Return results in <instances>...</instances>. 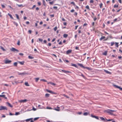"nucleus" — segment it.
<instances>
[{"mask_svg": "<svg viewBox=\"0 0 122 122\" xmlns=\"http://www.w3.org/2000/svg\"><path fill=\"white\" fill-rule=\"evenodd\" d=\"M28 58L29 59H33L34 58L33 57L30 56H28Z\"/></svg>", "mask_w": 122, "mask_h": 122, "instance_id": "nucleus-24", "label": "nucleus"}, {"mask_svg": "<svg viewBox=\"0 0 122 122\" xmlns=\"http://www.w3.org/2000/svg\"><path fill=\"white\" fill-rule=\"evenodd\" d=\"M80 74L79 75L80 76H81L84 78H85V76L83 75L82 73H80Z\"/></svg>", "mask_w": 122, "mask_h": 122, "instance_id": "nucleus-28", "label": "nucleus"}, {"mask_svg": "<svg viewBox=\"0 0 122 122\" xmlns=\"http://www.w3.org/2000/svg\"><path fill=\"white\" fill-rule=\"evenodd\" d=\"M102 5L103 4L102 3H101L100 4L99 6L100 8H102Z\"/></svg>", "mask_w": 122, "mask_h": 122, "instance_id": "nucleus-43", "label": "nucleus"}, {"mask_svg": "<svg viewBox=\"0 0 122 122\" xmlns=\"http://www.w3.org/2000/svg\"><path fill=\"white\" fill-rule=\"evenodd\" d=\"M111 46H112L114 45V44H115V43L114 42H111Z\"/></svg>", "mask_w": 122, "mask_h": 122, "instance_id": "nucleus-39", "label": "nucleus"}, {"mask_svg": "<svg viewBox=\"0 0 122 122\" xmlns=\"http://www.w3.org/2000/svg\"><path fill=\"white\" fill-rule=\"evenodd\" d=\"M71 4H72L74 6H75V4L74 2H71Z\"/></svg>", "mask_w": 122, "mask_h": 122, "instance_id": "nucleus-36", "label": "nucleus"}, {"mask_svg": "<svg viewBox=\"0 0 122 122\" xmlns=\"http://www.w3.org/2000/svg\"><path fill=\"white\" fill-rule=\"evenodd\" d=\"M36 81L37 82L39 80V79L38 78H36L35 79Z\"/></svg>", "mask_w": 122, "mask_h": 122, "instance_id": "nucleus-54", "label": "nucleus"}, {"mask_svg": "<svg viewBox=\"0 0 122 122\" xmlns=\"http://www.w3.org/2000/svg\"><path fill=\"white\" fill-rule=\"evenodd\" d=\"M32 109L34 111H36V109L34 107H33L32 108Z\"/></svg>", "mask_w": 122, "mask_h": 122, "instance_id": "nucleus-56", "label": "nucleus"}, {"mask_svg": "<svg viewBox=\"0 0 122 122\" xmlns=\"http://www.w3.org/2000/svg\"><path fill=\"white\" fill-rule=\"evenodd\" d=\"M38 4L39 5H41V2H38Z\"/></svg>", "mask_w": 122, "mask_h": 122, "instance_id": "nucleus-59", "label": "nucleus"}, {"mask_svg": "<svg viewBox=\"0 0 122 122\" xmlns=\"http://www.w3.org/2000/svg\"><path fill=\"white\" fill-rule=\"evenodd\" d=\"M105 38V36H102L100 39V41H101L102 40L104 39Z\"/></svg>", "mask_w": 122, "mask_h": 122, "instance_id": "nucleus-13", "label": "nucleus"}, {"mask_svg": "<svg viewBox=\"0 0 122 122\" xmlns=\"http://www.w3.org/2000/svg\"><path fill=\"white\" fill-rule=\"evenodd\" d=\"M100 118L102 120H103V121H105L106 119H105L103 117H100Z\"/></svg>", "mask_w": 122, "mask_h": 122, "instance_id": "nucleus-21", "label": "nucleus"}, {"mask_svg": "<svg viewBox=\"0 0 122 122\" xmlns=\"http://www.w3.org/2000/svg\"><path fill=\"white\" fill-rule=\"evenodd\" d=\"M0 47L1 49L3 51L5 50L4 49V48L3 47H2V46H0Z\"/></svg>", "mask_w": 122, "mask_h": 122, "instance_id": "nucleus-50", "label": "nucleus"}, {"mask_svg": "<svg viewBox=\"0 0 122 122\" xmlns=\"http://www.w3.org/2000/svg\"><path fill=\"white\" fill-rule=\"evenodd\" d=\"M46 91L50 93H51V91L49 90L48 89H46Z\"/></svg>", "mask_w": 122, "mask_h": 122, "instance_id": "nucleus-31", "label": "nucleus"}, {"mask_svg": "<svg viewBox=\"0 0 122 122\" xmlns=\"http://www.w3.org/2000/svg\"><path fill=\"white\" fill-rule=\"evenodd\" d=\"M41 81H43L44 82H46V81L45 80V79H41Z\"/></svg>", "mask_w": 122, "mask_h": 122, "instance_id": "nucleus-60", "label": "nucleus"}, {"mask_svg": "<svg viewBox=\"0 0 122 122\" xmlns=\"http://www.w3.org/2000/svg\"><path fill=\"white\" fill-rule=\"evenodd\" d=\"M14 65L15 66H16L17 65V63L16 62H15L14 63Z\"/></svg>", "mask_w": 122, "mask_h": 122, "instance_id": "nucleus-45", "label": "nucleus"}, {"mask_svg": "<svg viewBox=\"0 0 122 122\" xmlns=\"http://www.w3.org/2000/svg\"><path fill=\"white\" fill-rule=\"evenodd\" d=\"M48 84H50L51 85H52L54 86H55L56 85V84L53 83H52L51 82H49L48 83Z\"/></svg>", "mask_w": 122, "mask_h": 122, "instance_id": "nucleus-20", "label": "nucleus"}, {"mask_svg": "<svg viewBox=\"0 0 122 122\" xmlns=\"http://www.w3.org/2000/svg\"><path fill=\"white\" fill-rule=\"evenodd\" d=\"M72 66H74L75 67H76L77 65L75 64H73L72 65Z\"/></svg>", "mask_w": 122, "mask_h": 122, "instance_id": "nucleus-53", "label": "nucleus"}, {"mask_svg": "<svg viewBox=\"0 0 122 122\" xmlns=\"http://www.w3.org/2000/svg\"><path fill=\"white\" fill-rule=\"evenodd\" d=\"M11 61L9 60L8 59L6 60L5 61V64H9L11 63Z\"/></svg>", "mask_w": 122, "mask_h": 122, "instance_id": "nucleus-5", "label": "nucleus"}, {"mask_svg": "<svg viewBox=\"0 0 122 122\" xmlns=\"http://www.w3.org/2000/svg\"><path fill=\"white\" fill-rule=\"evenodd\" d=\"M91 117H92L94 118H95L96 119H97V120H99V118L98 117V116H95L93 115H91Z\"/></svg>", "mask_w": 122, "mask_h": 122, "instance_id": "nucleus-6", "label": "nucleus"}, {"mask_svg": "<svg viewBox=\"0 0 122 122\" xmlns=\"http://www.w3.org/2000/svg\"><path fill=\"white\" fill-rule=\"evenodd\" d=\"M33 118H30L29 119H26L25 121L26 122H28L30 121L31 120L33 119Z\"/></svg>", "mask_w": 122, "mask_h": 122, "instance_id": "nucleus-18", "label": "nucleus"}, {"mask_svg": "<svg viewBox=\"0 0 122 122\" xmlns=\"http://www.w3.org/2000/svg\"><path fill=\"white\" fill-rule=\"evenodd\" d=\"M38 40H39V41H40L42 42L43 41V40L42 39H41L40 38H39L38 39Z\"/></svg>", "mask_w": 122, "mask_h": 122, "instance_id": "nucleus-46", "label": "nucleus"}, {"mask_svg": "<svg viewBox=\"0 0 122 122\" xmlns=\"http://www.w3.org/2000/svg\"><path fill=\"white\" fill-rule=\"evenodd\" d=\"M26 74L25 73H19L18 75H24L25 74Z\"/></svg>", "mask_w": 122, "mask_h": 122, "instance_id": "nucleus-23", "label": "nucleus"}, {"mask_svg": "<svg viewBox=\"0 0 122 122\" xmlns=\"http://www.w3.org/2000/svg\"><path fill=\"white\" fill-rule=\"evenodd\" d=\"M62 20L63 21H64L66 20L64 18H62Z\"/></svg>", "mask_w": 122, "mask_h": 122, "instance_id": "nucleus-63", "label": "nucleus"}, {"mask_svg": "<svg viewBox=\"0 0 122 122\" xmlns=\"http://www.w3.org/2000/svg\"><path fill=\"white\" fill-rule=\"evenodd\" d=\"M15 15L17 19H19V18L18 15L17 14H15Z\"/></svg>", "mask_w": 122, "mask_h": 122, "instance_id": "nucleus-27", "label": "nucleus"}, {"mask_svg": "<svg viewBox=\"0 0 122 122\" xmlns=\"http://www.w3.org/2000/svg\"><path fill=\"white\" fill-rule=\"evenodd\" d=\"M50 94L48 93H46L45 94V97H49Z\"/></svg>", "mask_w": 122, "mask_h": 122, "instance_id": "nucleus-25", "label": "nucleus"}, {"mask_svg": "<svg viewBox=\"0 0 122 122\" xmlns=\"http://www.w3.org/2000/svg\"><path fill=\"white\" fill-rule=\"evenodd\" d=\"M25 85L26 86H29V85L28 83L27 82H25Z\"/></svg>", "mask_w": 122, "mask_h": 122, "instance_id": "nucleus-32", "label": "nucleus"}, {"mask_svg": "<svg viewBox=\"0 0 122 122\" xmlns=\"http://www.w3.org/2000/svg\"><path fill=\"white\" fill-rule=\"evenodd\" d=\"M63 25H66V22H64L63 23Z\"/></svg>", "mask_w": 122, "mask_h": 122, "instance_id": "nucleus-61", "label": "nucleus"}, {"mask_svg": "<svg viewBox=\"0 0 122 122\" xmlns=\"http://www.w3.org/2000/svg\"><path fill=\"white\" fill-rule=\"evenodd\" d=\"M86 8L88 9H89V6L88 5H87L86 6Z\"/></svg>", "mask_w": 122, "mask_h": 122, "instance_id": "nucleus-35", "label": "nucleus"}, {"mask_svg": "<svg viewBox=\"0 0 122 122\" xmlns=\"http://www.w3.org/2000/svg\"><path fill=\"white\" fill-rule=\"evenodd\" d=\"M32 31L31 30H29L28 31V32L30 34H31V33Z\"/></svg>", "mask_w": 122, "mask_h": 122, "instance_id": "nucleus-52", "label": "nucleus"}, {"mask_svg": "<svg viewBox=\"0 0 122 122\" xmlns=\"http://www.w3.org/2000/svg\"><path fill=\"white\" fill-rule=\"evenodd\" d=\"M17 44L18 45H19V46L20 45V41H18V42H17Z\"/></svg>", "mask_w": 122, "mask_h": 122, "instance_id": "nucleus-48", "label": "nucleus"}, {"mask_svg": "<svg viewBox=\"0 0 122 122\" xmlns=\"http://www.w3.org/2000/svg\"><path fill=\"white\" fill-rule=\"evenodd\" d=\"M42 2H43V5H45L46 3H45V1L44 0H42Z\"/></svg>", "mask_w": 122, "mask_h": 122, "instance_id": "nucleus-29", "label": "nucleus"}, {"mask_svg": "<svg viewBox=\"0 0 122 122\" xmlns=\"http://www.w3.org/2000/svg\"><path fill=\"white\" fill-rule=\"evenodd\" d=\"M57 108H58V109L55 108L54 109L57 111H60V109H59V107H57Z\"/></svg>", "mask_w": 122, "mask_h": 122, "instance_id": "nucleus-17", "label": "nucleus"}, {"mask_svg": "<svg viewBox=\"0 0 122 122\" xmlns=\"http://www.w3.org/2000/svg\"><path fill=\"white\" fill-rule=\"evenodd\" d=\"M29 22L28 21L26 22V24H29Z\"/></svg>", "mask_w": 122, "mask_h": 122, "instance_id": "nucleus-62", "label": "nucleus"}, {"mask_svg": "<svg viewBox=\"0 0 122 122\" xmlns=\"http://www.w3.org/2000/svg\"><path fill=\"white\" fill-rule=\"evenodd\" d=\"M19 63L21 65H23L24 64V61L20 62Z\"/></svg>", "mask_w": 122, "mask_h": 122, "instance_id": "nucleus-37", "label": "nucleus"}, {"mask_svg": "<svg viewBox=\"0 0 122 122\" xmlns=\"http://www.w3.org/2000/svg\"><path fill=\"white\" fill-rule=\"evenodd\" d=\"M104 111L107 113H108L110 115H113V112H115L116 111L108 109L105 110Z\"/></svg>", "mask_w": 122, "mask_h": 122, "instance_id": "nucleus-1", "label": "nucleus"}, {"mask_svg": "<svg viewBox=\"0 0 122 122\" xmlns=\"http://www.w3.org/2000/svg\"><path fill=\"white\" fill-rule=\"evenodd\" d=\"M10 50L14 52H18L19 51L14 48H12L10 49Z\"/></svg>", "mask_w": 122, "mask_h": 122, "instance_id": "nucleus-2", "label": "nucleus"}, {"mask_svg": "<svg viewBox=\"0 0 122 122\" xmlns=\"http://www.w3.org/2000/svg\"><path fill=\"white\" fill-rule=\"evenodd\" d=\"M19 114L20 113L19 112H16L15 113V115H17Z\"/></svg>", "mask_w": 122, "mask_h": 122, "instance_id": "nucleus-44", "label": "nucleus"}, {"mask_svg": "<svg viewBox=\"0 0 122 122\" xmlns=\"http://www.w3.org/2000/svg\"><path fill=\"white\" fill-rule=\"evenodd\" d=\"M68 35L67 34H64L63 35L64 37L66 38L68 36Z\"/></svg>", "mask_w": 122, "mask_h": 122, "instance_id": "nucleus-22", "label": "nucleus"}, {"mask_svg": "<svg viewBox=\"0 0 122 122\" xmlns=\"http://www.w3.org/2000/svg\"><path fill=\"white\" fill-rule=\"evenodd\" d=\"M7 104L10 107L12 108L13 107V106L12 105H11L10 103L7 102Z\"/></svg>", "mask_w": 122, "mask_h": 122, "instance_id": "nucleus-12", "label": "nucleus"}, {"mask_svg": "<svg viewBox=\"0 0 122 122\" xmlns=\"http://www.w3.org/2000/svg\"><path fill=\"white\" fill-rule=\"evenodd\" d=\"M13 23L14 24L16 25V26H17L18 25V24L16 22H14Z\"/></svg>", "mask_w": 122, "mask_h": 122, "instance_id": "nucleus-26", "label": "nucleus"}, {"mask_svg": "<svg viewBox=\"0 0 122 122\" xmlns=\"http://www.w3.org/2000/svg\"><path fill=\"white\" fill-rule=\"evenodd\" d=\"M38 107H39V108L42 109V108L41 107V106L39 105H38Z\"/></svg>", "mask_w": 122, "mask_h": 122, "instance_id": "nucleus-51", "label": "nucleus"}, {"mask_svg": "<svg viewBox=\"0 0 122 122\" xmlns=\"http://www.w3.org/2000/svg\"><path fill=\"white\" fill-rule=\"evenodd\" d=\"M53 8L56 10L57 8V7L56 6H54L53 7Z\"/></svg>", "mask_w": 122, "mask_h": 122, "instance_id": "nucleus-49", "label": "nucleus"}, {"mask_svg": "<svg viewBox=\"0 0 122 122\" xmlns=\"http://www.w3.org/2000/svg\"><path fill=\"white\" fill-rule=\"evenodd\" d=\"M113 86L116 88L119 89L120 90L122 91V88L120 87V86L114 84L113 85Z\"/></svg>", "mask_w": 122, "mask_h": 122, "instance_id": "nucleus-4", "label": "nucleus"}, {"mask_svg": "<svg viewBox=\"0 0 122 122\" xmlns=\"http://www.w3.org/2000/svg\"><path fill=\"white\" fill-rule=\"evenodd\" d=\"M36 10H39V8L38 7H36Z\"/></svg>", "mask_w": 122, "mask_h": 122, "instance_id": "nucleus-64", "label": "nucleus"}, {"mask_svg": "<svg viewBox=\"0 0 122 122\" xmlns=\"http://www.w3.org/2000/svg\"><path fill=\"white\" fill-rule=\"evenodd\" d=\"M88 113L87 112H85L83 113V115L84 116H87L88 115Z\"/></svg>", "mask_w": 122, "mask_h": 122, "instance_id": "nucleus-30", "label": "nucleus"}, {"mask_svg": "<svg viewBox=\"0 0 122 122\" xmlns=\"http://www.w3.org/2000/svg\"><path fill=\"white\" fill-rule=\"evenodd\" d=\"M0 110L4 109H5L6 110H7V108L5 107L1 106L0 107Z\"/></svg>", "mask_w": 122, "mask_h": 122, "instance_id": "nucleus-3", "label": "nucleus"}, {"mask_svg": "<svg viewBox=\"0 0 122 122\" xmlns=\"http://www.w3.org/2000/svg\"><path fill=\"white\" fill-rule=\"evenodd\" d=\"M84 69H88V70H91V68L87 67H85Z\"/></svg>", "mask_w": 122, "mask_h": 122, "instance_id": "nucleus-19", "label": "nucleus"}, {"mask_svg": "<svg viewBox=\"0 0 122 122\" xmlns=\"http://www.w3.org/2000/svg\"><path fill=\"white\" fill-rule=\"evenodd\" d=\"M115 45L117 47H118L119 46L118 44L119 43L115 42Z\"/></svg>", "mask_w": 122, "mask_h": 122, "instance_id": "nucleus-16", "label": "nucleus"}, {"mask_svg": "<svg viewBox=\"0 0 122 122\" xmlns=\"http://www.w3.org/2000/svg\"><path fill=\"white\" fill-rule=\"evenodd\" d=\"M75 10L74 9H72L71 10V12H73Z\"/></svg>", "mask_w": 122, "mask_h": 122, "instance_id": "nucleus-57", "label": "nucleus"}, {"mask_svg": "<svg viewBox=\"0 0 122 122\" xmlns=\"http://www.w3.org/2000/svg\"><path fill=\"white\" fill-rule=\"evenodd\" d=\"M53 3H54V1H51V2H49V3L50 4H51V5H52V4H53Z\"/></svg>", "mask_w": 122, "mask_h": 122, "instance_id": "nucleus-47", "label": "nucleus"}, {"mask_svg": "<svg viewBox=\"0 0 122 122\" xmlns=\"http://www.w3.org/2000/svg\"><path fill=\"white\" fill-rule=\"evenodd\" d=\"M39 118V117H36V118H35L33 120L34 121H36V120H37Z\"/></svg>", "mask_w": 122, "mask_h": 122, "instance_id": "nucleus-33", "label": "nucleus"}, {"mask_svg": "<svg viewBox=\"0 0 122 122\" xmlns=\"http://www.w3.org/2000/svg\"><path fill=\"white\" fill-rule=\"evenodd\" d=\"M57 29V26H56L55 27V28H54V30L55 31Z\"/></svg>", "mask_w": 122, "mask_h": 122, "instance_id": "nucleus-40", "label": "nucleus"}, {"mask_svg": "<svg viewBox=\"0 0 122 122\" xmlns=\"http://www.w3.org/2000/svg\"><path fill=\"white\" fill-rule=\"evenodd\" d=\"M107 51H105L104 53H102V54L105 56H106L107 55Z\"/></svg>", "mask_w": 122, "mask_h": 122, "instance_id": "nucleus-11", "label": "nucleus"}, {"mask_svg": "<svg viewBox=\"0 0 122 122\" xmlns=\"http://www.w3.org/2000/svg\"><path fill=\"white\" fill-rule=\"evenodd\" d=\"M27 101V100L26 99H25L24 100H19V102H26Z\"/></svg>", "mask_w": 122, "mask_h": 122, "instance_id": "nucleus-7", "label": "nucleus"}, {"mask_svg": "<svg viewBox=\"0 0 122 122\" xmlns=\"http://www.w3.org/2000/svg\"><path fill=\"white\" fill-rule=\"evenodd\" d=\"M5 95H0V97L4 98L5 99H7V97H5Z\"/></svg>", "mask_w": 122, "mask_h": 122, "instance_id": "nucleus-14", "label": "nucleus"}, {"mask_svg": "<svg viewBox=\"0 0 122 122\" xmlns=\"http://www.w3.org/2000/svg\"><path fill=\"white\" fill-rule=\"evenodd\" d=\"M90 2L91 3H93V0H91L90 1Z\"/></svg>", "mask_w": 122, "mask_h": 122, "instance_id": "nucleus-55", "label": "nucleus"}, {"mask_svg": "<svg viewBox=\"0 0 122 122\" xmlns=\"http://www.w3.org/2000/svg\"><path fill=\"white\" fill-rule=\"evenodd\" d=\"M8 15L12 19H13V17H12V15H11L10 14H8Z\"/></svg>", "mask_w": 122, "mask_h": 122, "instance_id": "nucleus-38", "label": "nucleus"}, {"mask_svg": "<svg viewBox=\"0 0 122 122\" xmlns=\"http://www.w3.org/2000/svg\"><path fill=\"white\" fill-rule=\"evenodd\" d=\"M72 51V50H69L66 51V54H68L71 53Z\"/></svg>", "mask_w": 122, "mask_h": 122, "instance_id": "nucleus-8", "label": "nucleus"}, {"mask_svg": "<svg viewBox=\"0 0 122 122\" xmlns=\"http://www.w3.org/2000/svg\"><path fill=\"white\" fill-rule=\"evenodd\" d=\"M104 71L106 73H107L109 74H110L111 73L110 72L108 71L107 70H104Z\"/></svg>", "mask_w": 122, "mask_h": 122, "instance_id": "nucleus-15", "label": "nucleus"}, {"mask_svg": "<svg viewBox=\"0 0 122 122\" xmlns=\"http://www.w3.org/2000/svg\"><path fill=\"white\" fill-rule=\"evenodd\" d=\"M78 65L80 66V67L84 69L85 66H84L82 64H78Z\"/></svg>", "mask_w": 122, "mask_h": 122, "instance_id": "nucleus-10", "label": "nucleus"}, {"mask_svg": "<svg viewBox=\"0 0 122 122\" xmlns=\"http://www.w3.org/2000/svg\"><path fill=\"white\" fill-rule=\"evenodd\" d=\"M118 7V5H114V7L115 8H117Z\"/></svg>", "mask_w": 122, "mask_h": 122, "instance_id": "nucleus-34", "label": "nucleus"}, {"mask_svg": "<svg viewBox=\"0 0 122 122\" xmlns=\"http://www.w3.org/2000/svg\"><path fill=\"white\" fill-rule=\"evenodd\" d=\"M36 6V5H34L32 8V9H33L34 8H35Z\"/></svg>", "mask_w": 122, "mask_h": 122, "instance_id": "nucleus-58", "label": "nucleus"}, {"mask_svg": "<svg viewBox=\"0 0 122 122\" xmlns=\"http://www.w3.org/2000/svg\"><path fill=\"white\" fill-rule=\"evenodd\" d=\"M51 93L52 94H56V92H53L51 91Z\"/></svg>", "mask_w": 122, "mask_h": 122, "instance_id": "nucleus-42", "label": "nucleus"}, {"mask_svg": "<svg viewBox=\"0 0 122 122\" xmlns=\"http://www.w3.org/2000/svg\"><path fill=\"white\" fill-rule=\"evenodd\" d=\"M61 71L65 73H66L71 72L70 71H66L64 70H61Z\"/></svg>", "mask_w": 122, "mask_h": 122, "instance_id": "nucleus-9", "label": "nucleus"}, {"mask_svg": "<svg viewBox=\"0 0 122 122\" xmlns=\"http://www.w3.org/2000/svg\"><path fill=\"white\" fill-rule=\"evenodd\" d=\"M106 120L107 121H112L113 120V119H109L108 120V119H106Z\"/></svg>", "mask_w": 122, "mask_h": 122, "instance_id": "nucleus-41", "label": "nucleus"}]
</instances>
